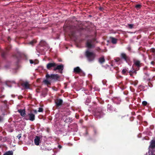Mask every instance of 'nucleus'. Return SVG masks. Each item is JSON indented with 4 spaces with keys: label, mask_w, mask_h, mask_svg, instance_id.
<instances>
[{
    "label": "nucleus",
    "mask_w": 155,
    "mask_h": 155,
    "mask_svg": "<svg viewBox=\"0 0 155 155\" xmlns=\"http://www.w3.org/2000/svg\"><path fill=\"white\" fill-rule=\"evenodd\" d=\"M79 116H78V117H76L77 118H78L79 117Z\"/></svg>",
    "instance_id": "nucleus-48"
},
{
    "label": "nucleus",
    "mask_w": 155,
    "mask_h": 155,
    "mask_svg": "<svg viewBox=\"0 0 155 155\" xmlns=\"http://www.w3.org/2000/svg\"><path fill=\"white\" fill-rule=\"evenodd\" d=\"M45 77L46 79L48 80L53 79L56 81L58 80L60 78V76L58 74H52L49 75L47 74Z\"/></svg>",
    "instance_id": "nucleus-5"
},
{
    "label": "nucleus",
    "mask_w": 155,
    "mask_h": 155,
    "mask_svg": "<svg viewBox=\"0 0 155 155\" xmlns=\"http://www.w3.org/2000/svg\"><path fill=\"white\" fill-rule=\"evenodd\" d=\"M11 48V46H9L7 48L6 51H2L1 52V56L3 58H5L7 55L8 51Z\"/></svg>",
    "instance_id": "nucleus-8"
},
{
    "label": "nucleus",
    "mask_w": 155,
    "mask_h": 155,
    "mask_svg": "<svg viewBox=\"0 0 155 155\" xmlns=\"http://www.w3.org/2000/svg\"><path fill=\"white\" fill-rule=\"evenodd\" d=\"M149 84V83H148V84ZM149 86H150V85H149Z\"/></svg>",
    "instance_id": "nucleus-50"
},
{
    "label": "nucleus",
    "mask_w": 155,
    "mask_h": 155,
    "mask_svg": "<svg viewBox=\"0 0 155 155\" xmlns=\"http://www.w3.org/2000/svg\"><path fill=\"white\" fill-rule=\"evenodd\" d=\"M18 112L21 115L22 117H25V109H19L18 110Z\"/></svg>",
    "instance_id": "nucleus-13"
},
{
    "label": "nucleus",
    "mask_w": 155,
    "mask_h": 155,
    "mask_svg": "<svg viewBox=\"0 0 155 155\" xmlns=\"http://www.w3.org/2000/svg\"><path fill=\"white\" fill-rule=\"evenodd\" d=\"M104 112L103 108L102 107H98L95 110L94 116L96 118L100 119L105 115Z\"/></svg>",
    "instance_id": "nucleus-1"
},
{
    "label": "nucleus",
    "mask_w": 155,
    "mask_h": 155,
    "mask_svg": "<svg viewBox=\"0 0 155 155\" xmlns=\"http://www.w3.org/2000/svg\"><path fill=\"white\" fill-rule=\"evenodd\" d=\"M129 73H130V76L133 77V74L131 73V71H130Z\"/></svg>",
    "instance_id": "nucleus-40"
},
{
    "label": "nucleus",
    "mask_w": 155,
    "mask_h": 155,
    "mask_svg": "<svg viewBox=\"0 0 155 155\" xmlns=\"http://www.w3.org/2000/svg\"><path fill=\"white\" fill-rule=\"evenodd\" d=\"M43 111V109L41 107H39L38 111V112H42Z\"/></svg>",
    "instance_id": "nucleus-33"
},
{
    "label": "nucleus",
    "mask_w": 155,
    "mask_h": 155,
    "mask_svg": "<svg viewBox=\"0 0 155 155\" xmlns=\"http://www.w3.org/2000/svg\"><path fill=\"white\" fill-rule=\"evenodd\" d=\"M137 84V83H135V84H134V85L135 86Z\"/></svg>",
    "instance_id": "nucleus-47"
},
{
    "label": "nucleus",
    "mask_w": 155,
    "mask_h": 155,
    "mask_svg": "<svg viewBox=\"0 0 155 155\" xmlns=\"http://www.w3.org/2000/svg\"><path fill=\"white\" fill-rule=\"evenodd\" d=\"M42 95L44 97H45V95H46V94L45 93H42Z\"/></svg>",
    "instance_id": "nucleus-41"
},
{
    "label": "nucleus",
    "mask_w": 155,
    "mask_h": 155,
    "mask_svg": "<svg viewBox=\"0 0 155 155\" xmlns=\"http://www.w3.org/2000/svg\"><path fill=\"white\" fill-rule=\"evenodd\" d=\"M151 64H152V65H154V64H155V62L154 61H152L151 63H150Z\"/></svg>",
    "instance_id": "nucleus-42"
},
{
    "label": "nucleus",
    "mask_w": 155,
    "mask_h": 155,
    "mask_svg": "<svg viewBox=\"0 0 155 155\" xmlns=\"http://www.w3.org/2000/svg\"><path fill=\"white\" fill-rule=\"evenodd\" d=\"M91 139H92L91 138L89 139V140H91Z\"/></svg>",
    "instance_id": "nucleus-49"
},
{
    "label": "nucleus",
    "mask_w": 155,
    "mask_h": 155,
    "mask_svg": "<svg viewBox=\"0 0 155 155\" xmlns=\"http://www.w3.org/2000/svg\"><path fill=\"white\" fill-rule=\"evenodd\" d=\"M141 7V5L140 4L137 5L135 6V8L138 9H140Z\"/></svg>",
    "instance_id": "nucleus-27"
},
{
    "label": "nucleus",
    "mask_w": 155,
    "mask_h": 155,
    "mask_svg": "<svg viewBox=\"0 0 155 155\" xmlns=\"http://www.w3.org/2000/svg\"><path fill=\"white\" fill-rule=\"evenodd\" d=\"M150 51L153 53L155 54V49L154 48H151L150 50Z\"/></svg>",
    "instance_id": "nucleus-30"
},
{
    "label": "nucleus",
    "mask_w": 155,
    "mask_h": 155,
    "mask_svg": "<svg viewBox=\"0 0 155 155\" xmlns=\"http://www.w3.org/2000/svg\"><path fill=\"white\" fill-rule=\"evenodd\" d=\"M30 63L31 64H32L34 63L33 61L32 60H30Z\"/></svg>",
    "instance_id": "nucleus-38"
},
{
    "label": "nucleus",
    "mask_w": 155,
    "mask_h": 155,
    "mask_svg": "<svg viewBox=\"0 0 155 155\" xmlns=\"http://www.w3.org/2000/svg\"><path fill=\"white\" fill-rule=\"evenodd\" d=\"M36 41L34 39L29 42L28 44L33 45L34 44L36 43Z\"/></svg>",
    "instance_id": "nucleus-26"
},
{
    "label": "nucleus",
    "mask_w": 155,
    "mask_h": 155,
    "mask_svg": "<svg viewBox=\"0 0 155 155\" xmlns=\"http://www.w3.org/2000/svg\"><path fill=\"white\" fill-rule=\"evenodd\" d=\"M81 71V69L78 67L75 68L74 69V72L75 73H79Z\"/></svg>",
    "instance_id": "nucleus-17"
},
{
    "label": "nucleus",
    "mask_w": 155,
    "mask_h": 155,
    "mask_svg": "<svg viewBox=\"0 0 155 155\" xmlns=\"http://www.w3.org/2000/svg\"><path fill=\"white\" fill-rule=\"evenodd\" d=\"M21 85L23 87H25V89H27L29 88V84L27 82L22 83Z\"/></svg>",
    "instance_id": "nucleus-16"
},
{
    "label": "nucleus",
    "mask_w": 155,
    "mask_h": 155,
    "mask_svg": "<svg viewBox=\"0 0 155 155\" xmlns=\"http://www.w3.org/2000/svg\"><path fill=\"white\" fill-rule=\"evenodd\" d=\"M107 109L108 110L110 111H111L113 110V107L110 104H108L107 106Z\"/></svg>",
    "instance_id": "nucleus-23"
},
{
    "label": "nucleus",
    "mask_w": 155,
    "mask_h": 155,
    "mask_svg": "<svg viewBox=\"0 0 155 155\" xmlns=\"http://www.w3.org/2000/svg\"><path fill=\"white\" fill-rule=\"evenodd\" d=\"M92 41H87L86 43V46L89 48H91L94 47V46L91 44Z\"/></svg>",
    "instance_id": "nucleus-14"
},
{
    "label": "nucleus",
    "mask_w": 155,
    "mask_h": 155,
    "mask_svg": "<svg viewBox=\"0 0 155 155\" xmlns=\"http://www.w3.org/2000/svg\"><path fill=\"white\" fill-rule=\"evenodd\" d=\"M129 28L130 29H132L133 28L134 24H128Z\"/></svg>",
    "instance_id": "nucleus-28"
},
{
    "label": "nucleus",
    "mask_w": 155,
    "mask_h": 155,
    "mask_svg": "<svg viewBox=\"0 0 155 155\" xmlns=\"http://www.w3.org/2000/svg\"><path fill=\"white\" fill-rule=\"evenodd\" d=\"M137 71V70H136V68L135 70L130 71H131V73L132 74L135 73V74H136V73H137L136 71Z\"/></svg>",
    "instance_id": "nucleus-35"
},
{
    "label": "nucleus",
    "mask_w": 155,
    "mask_h": 155,
    "mask_svg": "<svg viewBox=\"0 0 155 155\" xmlns=\"http://www.w3.org/2000/svg\"><path fill=\"white\" fill-rule=\"evenodd\" d=\"M21 134H18V135L17 136V137L19 140L20 139L21 137Z\"/></svg>",
    "instance_id": "nucleus-34"
},
{
    "label": "nucleus",
    "mask_w": 155,
    "mask_h": 155,
    "mask_svg": "<svg viewBox=\"0 0 155 155\" xmlns=\"http://www.w3.org/2000/svg\"><path fill=\"white\" fill-rule=\"evenodd\" d=\"M58 148L60 149H61L62 148V146L61 145H58Z\"/></svg>",
    "instance_id": "nucleus-45"
},
{
    "label": "nucleus",
    "mask_w": 155,
    "mask_h": 155,
    "mask_svg": "<svg viewBox=\"0 0 155 155\" xmlns=\"http://www.w3.org/2000/svg\"><path fill=\"white\" fill-rule=\"evenodd\" d=\"M121 59H120V58H117L115 59V61H116V62H118L119 61H120V60H121Z\"/></svg>",
    "instance_id": "nucleus-32"
},
{
    "label": "nucleus",
    "mask_w": 155,
    "mask_h": 155,
    "mask_svg": "<svg viewBox=\"0 0 155 155\" xmlns=\"http://www.w3.org/2000/svg\"><path fill=\"white\" fill-rule=\"evenodd\" d=\"M40 136H36L34 139V142L35 145L38 146L40 142Z\"/></svg>",
    "instance_id": "nucleus-12"
},
{
    "label": "nucleus",
    "mask_w": 155,
    "mask_h": 155,
    "mask_svg": "<svg viewBox=\"0 0 155 155\" xmlns=\"http://www.w3.org/2000/svg\"><path fill=\"white\" fill-rule=\"evenodd\" d=\"M131 47L130 46H129L127 48V50L129 51H130L131 50Z\"/></svg>",
    "instance_id": "nucleus-37"
},
{
    "label": "nucleus",
    "mask_w": 155,
    "mask_h": 155,
    "mask_svg": "<svg viewBox=\"0 0 155 155\" xmlns=\"http://www.w3.org/2000/svg\"><path fill=\"white\" fill-rule=\"evenodd\" d=\"M94 132L95 134H96L97 133V131L96 129L94 130Z\"/></svg>",
    "instance_id": "nucleus-39"
},
{
    "label": "nucleus",
    "mask_w": 155,
    "mask_h": 155,
    "mask_svg": "<svg viewBox=\"0 0 155 155\" xmlns=\"http://www.w3.org/2000/svg\"><path fill=\"white\" fill-rule=\"evenodd\" d=\"M29 117L28 116L26 115L25 117V119L26 120H30L31 121H33L35 120V114L32 113H30L28 114Z\"/></svg>",
    "instance_id": "nucleus-9"
},
{
    "label": "nucleus",
    "mask_w": 155,
    "mask_h": 155,
    "mask_svg": "<svg viewBox=\"0 0 155 155\" xmlns=\"http://www.w3.org/2000/svg\"><path fill=\"white\" fill-rule=\"evenodd\" d=\"M63 100L61 99H57L55 101L56 106L57 107L61 106L63 103Z\"/></svg>",
    "instance_id": "nucleus-11"
},
{
    "label": "nucleus",
    "mask_w": 155,
    "mask_h": 155,
    "mask_svg": "<svg viewBox=\"0 0 155 155\" xmlns=\"http://www.w3.org/2000/svg\"><path fill=\"white\" fill-rule=\"evenodd\" d=\"M110 39L111 40V42L113 44H115L117 43V39L113 37H110Z\"/></svg>",
    "instance_id": "nucleus-20"
},
{
    "label": "nucleus",
    "mask_w": 155,
    "mask_h": 155,
    "mask_svg": "<svg viewBox=\"0 0 155 155\" xmlns=\"http://www.w3.org/2000/svg\"><path fill=\"white\" fill-rule=\"evenodd\" d=\"M57 64L54 62L49 63L47 64L46 68L48 70H51L52 68H55Z\"/></svg>",
    "instance_id": "nucleus-7"
},
{
    "label": "nucleus",
    "mask_w": 155,
    "mask_h": 155,
    "mask_svg": "<svg viewBox=\"0 0 155 155\" xmlns=\"http://www.w3.org/2000/svg\"><path fill=\"white\" fill-rule=\"evenodd\" d=\"M33 111L35 114H36L37 113V111L36 110H35Z\"/></svg>",
    "instance_id": "nucleus-43"
},
{
    "label": "nucleus",
    "mask_w": 155,
    "mask_h": 155,
    "mask_svg": "<svg viewBox=\"0 0 155 155\" xmlns=\"http://www.w3.org/2000/svg\"><path fill=\"white\" fill-rule=\"evenodd\" d=\"M103 9V8L102 7H100L99 8L100 10L102 11Z\"/></svg>",
    "instance_id": "nucleus-46"
},
{
    "label": "nucleus",
    "mask_w": 155,
    "mask_h": 155,
    "mask_svg": "<svg viewBox=\"0 0 155 155\" xmlns=\"http://www.w3.org/2000/svg\"><path fill=\"white\" fill-rule=\"evenodd\" d=\"M41 150L43 151L49 150L50 149L47 148L45 144H43L41 147Z\"/></svg>",
    "instance_id": "nucleus-18"
},
{
    "label": "nucleus",
    "mask_w": 155,
    "mask_h": 155,
    "mask_svg": "<svg viewBox=\"0 0 155 155\" xmlns=\"http://www.w3.org/2000/svg\"><path fill=\"white\" fill-rule=\"evenodd\" d=\"M150 147L152 149H154L155 148V140H152L151 141Z\"/></svg>",
    "instance_id": "nucleus-19"
},
{
    "label": "nucleus",
    "mask_w": 155,
    "mask_h": 155,
    "mask_svg": "<svg viewBox=\"0 0 155 155\" xmlns=\"http://www.w3.org/2000/svg\"><path fill=\"white\" fill-rule=\"evenodd\" d=\"M143 86L141 85H140L138 86V89H140V90H141V88H143Z\"/></svg>",
    "instance_id": "nucleus-36"
},
{
    "label": "nucleus",
    "mask_w": 155,
    "mask_h": 155,
    "mask_svg": "<svg viewBox=\"0 0 155 155\" xmlns=\"http://www.w3.org/2000/svg\"><path fill=\"white\" fill-rule=\"evenodd\" d=\"M3 155H13V152L12 151H9L5 153Z\"/></svg>",
    "instance_id": "nucleus-22"
},
{
    "label": "nucleus",
    "mask_w": 155,
    "mask_h": 155,
    "mask_svg": "<svg viewBox=\"0 0 155 155\" xmlns=\"http://www.w3.org/2000/svg\"><path fill=\"white\" fill-rule=\"evenodd\" d=\"M8 40L9 41H10V40H11V38H10V37H8Z\"/></svg>",
    "instance_id": "nucleus-44"
},
{
    "label": "nucleus",
    "mask_w": 155,
    "mask_h": 155,
    "mask_svg": "<svg viewBox=\"0 0 155 155\" xmlns=\"http://www.w3.org/2000/svg\"><path fill=\"white\" fill-rule=\"evenodd\" d=\"M85 55L88 60L89 61H93L96 57V54L92 52H90L88 50L86 51Z\"/></svg>",
    "instance_id": "nucleus-2"
},
{
    "label": "nucleus",
    "mask_w": 155,
    "mask_h": 155,
    "mask_svg": "<svg viewBox=\"0 0 155 155\" xmlns=\"http://www.w3.org/2000/svg\"><path fill=\"white\" fill-rule=\"evenodd\" d=\"M67 28L70 30V34L71 36L72 37H74L76 31L78 30V28L76 26L73 25L68 26Z\"/></svg>",
    "instance_id": "nucleus-4"
},
{
    "label": "nucleus",
    "mask_w": 155,
    "mask_h": 155,
    "mask_svg": "<svg viewBox=\"0 0 155 155\" xmlns=\"http://www.w3.org/2000/svg\"><path fill=\"white\" fill-rule=\"evenodd\" d=\"M145 76H144V79L145 80H147L148 81H150V78H147L149 76V74L147 72L144 73Z\"/></svg>",
    "instance_id": "nucleus-21"
},
{
    "label": "nucleus",
    "mask_w": 155,
    "mask_h": 155,
    "mask_svg": "<svg viewBox=\"0 0 155 155\" xmlns=\"http://www.w3.org/2000/svg\"><path fill=\"white\" fill-rule=\"evenodd\" d=\"M105 61L104 56H102L100 58L98 59V62L101 64L104 63Z\"/></svg>",
    "instance_id": "nucleus-15"
},
{
    "label": "nucleus",
    "mask_w": 155,
    "mask_h": 155,
    "mask_svg": "<svg viewBox=\"0 0 155 155\" xmlns=\"http://www.w3.org/2000/svg\"><path fill=\"white\" fill-rule=\"evenodd\" d=\"M64 69V65L62 64H61L59 65H56V66L53 69V70L54 71H56L57 70H58L59 71V72L62 73V71Z\"/></svg>",
    "instance_id": "nucleus-10"
},
{
    "label": "nucleus",
    "mask_w": 155,
    "mask_h": 155,
    "mask_svg": "<svg viewBox=\"0 0 155 155\" xmlns=\"http://www.w3.org/2000/svg\"><path fill=\"white\" fill-rule=\"evenodd\" d=\"M40 44L41 46H43L46 45V42L45 41L42 40L41 41Z\"/></svg>",
    "instance_id": "nucleus-25"
},
{
    "label": "nucleus",
    "mask_w": 155,
    "mask_h": 155,
    "mask_svg": "<svg viewBox=\"0 0 155 155\" xmlns=\"http://www.w3.org/2000/svg\"><path fill=\"white\" fill-rule=\"evenodd\" d=\"M127 70L126 69H123V70H122V74H124V75H125V74L126 72L127 71Z\"/></svg>",
    "instance_id": "nucleus-29"
},
{
    "label": "nucleus",
    "mask_w": 155,
    "mask_h": 155,
    "mask_svg": "<svg viewBox=\"0 0 155 155\" xmlns=\"http://www.w3.org/2000/svg\"><path fill=\"white\" fill-rule=\"evenodd\" d=\"M43 82L45 84H46L48 86L49 85L51 84V83L47 80H44Z\"/></svg>",
    "instance_id": "nucleus-24"
},
{
    "label": "nucleus",
    "mask_w": 155,
    "mask_h": 155,
    "mask_svg": "<svg viewBox=\"0 0 155 155\" xmlns=\"http://www.w3.org/2000/svg\"><path fill=\"white\" fill-rule=\"evenodd\" d=\"M133 65H134L137 68H136V70H139L140 68L141 67L142 63L140 62V61L137 60H134Z\"/></svg>",
    "instance_id": "nucleus-6"
},
{
    "label": "nucleus",
    "mask_w": 155,
    "mask_h": 155,
    "mask_svg": "<svg viewBox=\"0 0 155 155\" xmlns=\"http://www.w3.org/2000/svg\"><path fill=\"white\" fill-rule=\"evenodd\" d=\"M120 57L121 60L127 63H128L131 61L130 57L124 52L121 53L120 54Z\"/></svg>",
    "instance_id": "nucleus-3"
},
{
    "label": "nucleus",
    "mask_w": 155,
    "mask_h": 155,
    "mask_svg": "<svg viewBox=\"0 0 155 155\" xmlns=\"http://www.w3.org/2000/svg\"><path fill=\"white\" fill-rule=\"evenodd\" d=\"M147 104V102L145 101H143L142 102V104L144 106H146Z\"/></svg>",
    "instance_id": "nucleus-31"
}]
</instances>
